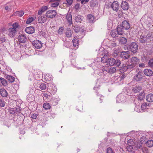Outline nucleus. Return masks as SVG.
<instances>
[{
  "instance_id": "36",
  "label": "nucleus",
  "mask_w": 153,
  "mask_h": 153,
  "mask_svg": "<svg viewBox=\"0 0 153 153\" xmlns=\"http://www.w3.org/2000/svg\"><path fill=\"white\" fill-rule=\"evenodd\" d=\"M7 79L10 82H13L15 80L14 77L11 76L7 75L6 76Z\"/></svg>"
},
{
  "instance_id": "54",
  "label": "nucleus",
  "mask_w": 153,
  "mask_h": 153,
  "mask_svg": "<svg viewBox=\"0 0 153 153\" xmlns=\"http://www.w3.org/2000/svg\"><path fill=\"white\" fill-rule=\"evenodd\" d=\"M42 94L46 98H48L50 96L49 93L47 92H44Z\"/></svg>"
},
{
  "instance_id": "22",
  "label": "nucleus",
  "mask_w": 153,
  "mask_h": 153,
  "mask_svg": "<svg viewBox=\"0 0 153 153\" xmlns=\"http://www.w3.org/2000/svg\"><path fill=\"white\" fill-rule=\"evenodd\" d=\"M144 74L148 76H152L153 75V72L150 69H146L144 71Z\"/></svg>"
},
{
  "instance_id": "53",
  "label": "nucleus",
  "mask_w": 153,
  "mask_h": 153,
  "mask_svg": "<svg viewBox=\"0 0 153 153\" xmlns=\"http://www.w3.org/2000/svg\"><path fill=\"white\" fill-rule=\"evenodd\" d=\"M51 101L53 105H55L58 103L57 101L55 99H52Z\"/></svg>"
},
{
  "instance_id": "21",
  "label": "nucleus",
  "mask_w": 153,
  "mask_h": 153,
  "mask_svg": "<svg viewBox=\"0 0 153 153\" xmlns=\"http://www.w3.org/2000/svg\"><path fill=\"white\" fill-rule=\"evenodd\" d=\"M73 29L75 32L76 33H78L79 32H83L84 31V30L82 28L80 27L79 26H73Z\"/></svg>"
},
{
  "instance_id": "11",
  "label": "nucleus",
  "mask_w": 153,
  "mask_h": 153,
  "mask_svg": "<svg viewBox=\"0 0 153 153\" xmlns=\"http://www.w3.org/2000/svg\"><path fill=\"white\" fill-rule=\"evenodd\" d=\"M126 100L125 96L122 94L118 95L117 97V102L118 103L124 102Z\"/></svg>"
},
{
  "instance_id": "27",
  "label": "nucleus",
  "mask_w": 153,
  "mask_h": 153,
  "mask_svg": "<svg viewBox=\"0 0 153 153\" xmlns=\"http://www.w3.org/2000/svg\"><path fill=\"white\" fill-rule=\"evenodd\" d=\"M150 104L149 103L144 102L142 104L141 108L142 110H145L146 109H148L149 107V105Z\"/></svg>"
},
{
  "instance_id": "30",
  "label": "nucleus",
  "mask_w": 153,
  "mask_h": 153,
  "mask_svg": "<svg viewBox=\"0 0 153 153\" xmlns=\"http://www.w3.org/2000/svg\"><path fill=\"white\" fill-rule=\"evenodd\" d=\"M119 35L117 31L115 30L111 31L110 32V35L113 37L114 38L118 36Z\"/></svg>"
},
{
  "instance_id": "4",
  "label": "nucleus",
  "mask_w": 153,
  "mask_h": 153,
  "mask_svg": "<svg viewBox=\"0 0 153 153\" xmlns=\"http://www.w3.org/2000/svg\"><path fill=\"white\" fill-rule=\"evenodd\" d=\"M56 15V11L55 10H51L47 11L46 13L45 16L48 18H52L55 17Z\"/></svg>"
},
{
  "instance_id": "24",
  "label": "nucleus",
  "mask_w": 153,
  "mask_h": 153,
  "mask_svg": "<svg viewBox=\"0 0 153 153\" xmlns=\"http://www.w3.org/2000/svg\"><path fill=\"white\" fill-rule=\"evenodd\" d=\"M146 100L149 102H153V94H149L147 95L146 97Z\"/></svg>"
},
{
  "instance_id": "39",
  "label": "nucleus",
  "mask_w": 153,
  "mask_h": 153,
  "mask_svg": "<svg viewBox=\"0 0 153 153\" xmlns=\"http://www.w3.org/2000/svg\"><path fill=\"white\" fill-rule=\"evenodd\" d=\"M120 70L121 72H124L126 71H127L126 65H123L122 66L120 67Z\"/></svg>"
},
{
  "instance_id": "12",
  "label": "nucleus",
  "mask_w": 153,
  "mask_h": 153,
  "mask_svg": "<svg viewBox=\"0 0 153 153\" xmlns=\"http://www.w3.org/2000/svg\"><path fill=\"white\" fill-rule=\"evenodd\" d=\"M47 17L44 15H41L38 17V20L39 23H43L46 21L47 20Z\"/></svg>"
},
{
  "instance_id": "44",
  "label": "nucleus",
  "mask_w": 153,
  "mask_h": 153,
  "mask_svg": "<svg viewBox=\"0 0 153 153\" xmlns=\"http://www.w3.org/2000/svg\"><path fill=\"white\" fill-rule=\"evenodd\" d=\"M127 42V39L124 37H122L120 39V42L122 44H126Z\"/></svg>"
},
{
  "instance_id": "49",
  "label": "nucleus",
  "mask_w": 153,
  "mask_h": 153,
  "mask_svg": "<svg viewBox=\"0 0 153 153\" xmlns=\"http://www.w3.org/2000/svg\"><path fill=\"white\" fill-rule=\"evenodd\" d=\"M107 153H115V152L111 148L108 147L107 149Z\"/></svg>"
},
{
  "instance_id": "58",
  "label": "nucleus",
  "mask_w": 153,
  "mask_h": 153,
  "mask_svg": "<svg viewBox=\"0 0 153 153\" xmlns=\"http://www.w3.org/2000/svg\"><path fill=\"white\" fill-rule=\"evenodd\" d=\"M73 0H66L67 4L69 5H71L73 2Z\"/></svg>"
},
{
  "instance_id": "25",
  "label": "nucleus",
  "mask_w": 153,
  "mask_h": 153,
  "mask_svg": "<svg viewBox=\"0 0 153 153\" xmlns=\"http://www.w3.org/2000/svg\"><path fill=\"white\" fill-rule=\"evenodd\" d=\"M60 0H51L50 2H55L51 4V6L53 7H56L58 6L59 4V2H60Z\"/></svg>"
},
{
  "instance_id": "20",
  "label": "nucleus",
  "mask_w": 153,
  "mask_h": 153,
  "mask_svg": "<svg viewBox=\"0 0 153 153\" xmlns=\"http://www.w3.org/2000/svg\"><path fill=\"white\" fill-rule=\"evenodd\" d=\"M66 19L67 22L70 25L72 24V17L70 13H68L66 15Z\"/></svg>"
},
{
  "instance_id": "50",
  "label": "nucleus",
  "mask_w": 153,
  "mask_h": 153,
  "mask_svg": "<svg viewBox=\"0 0 153 153\" xmlns=\"http://www.w3.org/2000/svg\"><path fill=\"white\" fill-rule=\"evenodd\" d=\"M70 45V42L67 41L64 42V46L66 47L67 48H69Z\"/></svg>"
},
{
  "instance_id": "1",
  "label": "nucleus",
  "mask_w": 153,
  "mask_h": 153,
  "mask_svg": "<svg viewBox=\"0 0 153 153\" xmlns=\"http://www.w3.org/2000/svg\"><path fill=\"white\" fill-rule=\"evenodd\" d=\"M109 54L108 53L105 54L104 56L101 58V62L103 63H107L110 66L114 65L117 66H120L121 63V61L118 59H115L113 58H109Z\"/></svg>"
},
{
  "instance_id": "18",
  "label": "nucleus",
  "mask_w": 153,
  "mask_h": 153,
  "mask_svg": "<svg viewBox=\"0 0 153 153\" xmlns=\"http://www.w3.org/2000/svg\"><path fill=\"white\" fill-rule=\"evenodd\" d=\"M117 32L119 35H122L123 33V30L125 29L121 25H119L117 28Z\"/></svg>"
},
{
  "instance_id": "7",
  "label": "nucleus",
  "mask_w": 153,
  "mask_h": 153,
  "mask_svg": "<svg viewBox=\"0 0 153 153\" xmlns=\"http://www.w3.org/2000/svg\"><path fill=\"white\" fill-rule=\"evenodd\" d=\"M130 56V53L129 51H122L121 53L120 56L123 60H125L128 59Z\"/></svg>"
},
{
  "instance_id": "6",
  "label": "nucleus",
  "mask_w": 153,
  "mask_h": 153,
  "mask_svg": "<svg viewBox=\"0 0 153 153\" xmlns=\"http://www.w3.org/2000/svg\"><path fill=\"white\" fill-rule=\"evenodd\" d=\"M151 36L149 34H147L146 35L144 34H142L140 36L139 39V41L140 42L143 43L147 41V40L150 38Z\"/></svg>"
},
{
  "instance_id": "23",
  "label": "nucleus",
  "mask_w": 153,
  "mask_h": 153,
  "mask_svg": "<svg viewBox=\"0 0 153 153\" xmlns=\"http://www.w3.org/2000/svg\"><path fill=\"white\" fill-rule=\"evenodd\" d=\"M0 94L3 97H6L7 96V92L4 88H1L0 89Z\"/></svg>"
},
{
  "instance_id": "16",
  "label": "nucleus",
  "mask_w": 153,
  "mask_h": 153,
  "mask_svg": "<svg viewBox=\"0 0 153 153\" xmlns=\"http://www.w3.org/2000/svg\"><path fill=\"white\" fill-rule=\"evenodd\" d=\"M121 25L126 30L128 29L130 27L129 23L126 20L123 21Z\"/></svg>"
},
{
  "instance_id": "17",
  "label": "nucleus",
  "mask_w": 153,
  "mask_h": 153,
  "mask_svg": "<svg viewBox=\"0 0 153 153\" xmlns=\"http://www.w3.org/2000/svg\"><path fill=\"white\" fill-rule=\"evenodd\" d=\"M121 8L124 10H127L128 9L129 5L126 1H123L121 5Z\"/></svg>"
},
{
  "instance_id": "19",
  "label": "nucleus",
  "mask_w": 153,
  "mask_h": 153,
  "mask_svg": "<svg viewBox=\"0 0 153 153\" xmlns=\"http://www.w3.org/2000/svg\"><path fill=\"white\" fill-rule=\"evenodd\" d=\"M25 32L28 34H32L34 32V28L33 27H29L25 28Z\"/></svg>"
},
{
  "instance_id": "61",
  "label": "nucleus",
  "mask_w": 153,
  "mask_h": 153,
  "mask_svg": "<svg viewBox=\"0 0 153 153\" xmlns=\"http://www.w3.org/2000/svg\"><path fill=\"white\" fill-rule=\"evenodd\" d=\"M52 90H53V91L52 92V94H54L55 93H56V88L55 87H54L53 88V89H52Z\"/></svg>"
},
{
  "instance_id": "3",
  "label": "nucleus",
  "mask_w": 153,
  "mask_h": 153,
  "mask_svg": "<svg viewBox=\"0 0 153 153\" xmlns=\"http://www.w3.org/2000/svg\"><path fill=\"white\" fill-rule=\"evenodd\" d=\"M138 46L135 42H132L128 46V50L133 53H136L137 51Z\"/></svg>"
},
{
  "instance_id": "45",
  "label": "nucleus",
  "mask_w": 153,
  "mask_h": 153,
  "mask_svg": "<svg viewBox=\"0 0 153 153\" xmlns=\"http://www.w3.org/2000/svg\"><path fill=\"white\" fill-rule=\"evenodd\" d=\"M90 4L91 6L95 7L97 4V1L96 0H92L91 1Z\"/></svg>"
},
{
  "instance_id": "52",
  "label": "nucleus",
  "mask_w": 153,
  "mask_h": 153,
  "mask_svg": "<svg viewBox=\"0 0 153 153\" xmlns=\"http://www.w3.org/2000/svg\"><path fill=\"white\" fill-rule=\"evenodd\" d=\"M5 105V102L3 100L0 99V106L4 107Z\"/></svg>"
},
{
  "instance_id": "41",
  "label": "nucleus",
  "mask_w": 153,
  "mask_h": 153,
  "mask_svg": "<svg viewBox=\"0 0 153 153\" xmlns=\"http://www.w3.org/2000/svg\"><path fill=\"white\" fill-rule=\"evenodd\" d=\"M45 79H46L47 81H48L51 80L53 79V78L52 76L49 74H46V75L45 77Z\"/></svg>"
},
{
  "instance_id": "57",
  "label": "nucleus",
  "mask_w": 153,
  "mask_h": 153,
  "mask_svg": "<svg viewBox=\"0 0 153 153\" xmlns=\"http://www.w3.org/2000/svg\"><path fill=\"white\" fill-rule=\"evenodd\" d=\"M9 112L10 114H15L16 111L13 109H11L9 110Z\"/></svg>"
},
{
  "instance_id": "5",
  "label": "nucleus",
  "mask_w": 153,
  "mask_h": 153,
  "mask_svg": "<svg viewBox=\"0 0 153 153\" xmlns=\"http://www.w3.org/2000/svg\"><path fill=\"white\" fill-rule=\"evenodd\" d=\"M116 69L114 67H111L110 68H105L102 71H106L110 74H112L116 72Z\"/></svg>"
},
{
  "instance_id": "43",
  "label": "nucleus",
  "mask_w": 153,
  "mask_h": 153,
  "mask_svg": "<svg viewBox=\"0 0 153 153\" xmlns=\"http://www.w3.org/2000/svg\"><path fill=\"white\" fill-rule=\"evenodd\" d=\"M1 82L3 86H6L7 85V81L4 79L2 78H0Z\"/></svg>"
},
{
  "instance_id": "28",
  "label": "nucleus",
  "mask_w": 153,
  "mask_h": 153,
  "mask_svg": "<svg viewBox=\"0 0 153 153\" xmlns=\"http://www.w3.org/2000/svg\"><path fill=\"white\" fill-rule=\"evenodd\" d=\"M141 89L142 88L140 86L136 85L133 88L132 90L134 93H136L139 92Z\"/></svg>"
},
{
  "instance_id": "55",
  "label": "nucleus",
  "mask_w": 153,
  "mask_h": 153,
  "mask_svg": "<svg viewBox=\"0 0 153 153\" xmlns=\"http://www.w3.org/2000/svg\"><path fill=\"white\" fill-rule=\"evenodd\" d=\"M140 106H136L135 107L134 109V110L135 111L137 112H140Z\"/></svg>"
},
{
  "instance_id": "42",
  "label": "nucleus",
  "mask_w": 153,
  "mask_h": 153,
  "mask_svg": "<svg viewBox=\"0 0 153 153\" xmlns=\"http://www.w3.org/2000/svg\"><path fill=\"white\" fill-rule=\"evenodd\" d=\"M146 144L149 147L153 146V140H148L146 142Z\"/></svg>"
},
{
  "instance_id": "14",
  "label": "nucleus",
  "mask_w": 153,
  "mask_h": 153,
  "mask_svg": "<svg viewBox=\"0 0 153 153\" xmlns=\"http://www.w3.org/2000/svg\"><path fill=\"white\" fill-rule=\"evenodd\" d=\"M18 39L20 42L22 43H25L27 40L26 36L25 35L22 34L19 36Z\"/></svg>"
},
{
  "instance_id": "32",
  "label": "nucleus",
  "mask_w": 153,
  "mask_h": 153,
  "mask_svg": "<svg viewBox=\"0 0 153 153\" xmlns=\"http://www.w3.org/2000/svg\"><path fill=\"white\" fill-rule=\"evenodd\" d=\"M72 33V31L69 29H67L65 32L66 36L68 38L71 37Z\"/></svg>"
},
{
  "instance_id": "59",
  "label": "nucleus",
  "mask_w": 153,
  "mask_h": 153,
  "mask_svg": "<svg viewBox=\"0 0 153 153\" xmlns=\"http://www.w3.org/2000/svg\"><path fill=\"white\" fill-rule=\"evenodd\" d=\"M137 148H139V149H142V151L143 152H144V149L145 150V151H146V148H142V146L140 145V144H139V146H137Z\"/></svg>"
},
{
  "instance_id": "8",
  "label": "nucleus",
  "mask_w": 153,
  "mask_h": 153,
  "mask_svg": "<svg viewBox=\"0 0 153 153\" xmlns=\"http://www.w3.org/2000/svg\"><path fill=\"white\" fill-rule=\"evenodd\" d=\"M111 7L113 11L117 12L120 8V4L117 1H114L112 4Z\"/></svg>"
},
{
  "instance_id": "47",
  "label": "nucleus",
  "mask_w": 153,
  "mask_h": 153,
  "mask_svg": "<svg viewBox=\"0 0 153 153\" xmlns=\"http://www.w3.org/2000/svg\"><path fill=\"white\" fill-rule=\"evenodd\" d=\"M97 74L98 75H99V76H97L98 77H99L100 78H102L104 79H105V77H104L105 75H104L103 72H99V73H98Z\"/></svg>"
},
{
  "instance_id": "34",
  "label": "nucleus",
  "mask_w": 153,
  "mask_h": 153,
  "mask_svg": "<svg viewBox=\"0 0 153 153\" xmlns=\"http://www.w3.org/2000/svg\"><path fill=\"white\" fill-rule=\"evenodd\" d=\"M145 94L144 92L140 93L137 96V99L138 100H142L145 97Z\"/></svg>"
},
{
  "instance_id": "62",
  "label": "nucleus",
  "mask_w": 153,
  "mask_h": 153,
  "mask_svg": "<svg viewBox=\"0 0 153 153\" xmlns=\"http://www.w3.org/2000/svg\"><path fill=\"white\" fill-rule=\"evenodd\" d=\"M125 76H126L124 74H123L122 75V76L120 77H119V79L120 80H121L125 78Z\"/></svg>"
},
{
  "instance_id": "15",
  "label": "nucleus",
  "mask_w": 153,
  "mask_h": 153,
  "mask_svg": "<svg viewBox=\"0 0 153 153\" xmlns=\"http://www.w3.org/2000/svg\"><path fill=\"white\" fill-rule=\"evenodd\" d=\"M131 141V140H128L127 142L128 146H127V149L128 152L132 151L133 149V146L134 145V142H132V143H131L130 142Z\"/></svg>"
},
{
  "instance_id": "37",
  "label": "nucleus",
  "mask_w": 153,
  "mask_h": 153,
  "mask_svg": "<svg viewBox=\"0 0 153 153\" xmlns=\"http://www.w3.org/2000/svg\"><path fill=\"white\" fill-rule=\"evenodd\" d=\"M82 16L79 15H78L75 16V20L76 22H80L82 20Z\"/></svg>"
},
{
  "instance_id": "63",
  "label": "nucleus",
  "mask_w": 153,
  "mask_h": 153,
  "mask_svg": "<svg viewBox=\"0 0 153 153\" xmlns=\"http://www.w3.org/2000/svg\"><path fill=\"white\" fill-rule=\"evenodd\" d=\"M116 45V44L114 42H112L111 44V47H114Z\"/></svg>"
},
{
  "instance_id": "48",
  "label": "nucleus",
  "mask_w": 153,
  "mask_h": 153,
  "mask_svg": "<svg viewBox=\"0 0 153 153\" xmlns=\"http://www.w3.org/2000/svg\"><path fill=\"white\" fill-rule=\"evenodd\" d=\"M19 26L18 23L15 22L12 25L13 27L12 28H14L15 30H16V29Z\"/></svg>"
},
{
  "instance_id": "10",
  "label": "nucleus",
  "mask_w": 153,
  "mask_h": 153,
  "mask_svg": "<svg viewBox=\"0 0 153 153\" xmlns=\"http://www.w3.org/2000/svg\"><path fill=\"white\" fill-rule=\"evenodd\" d=\"M32 44L36 48L39 49L42 46V42L38 40H35L33 42Z\"/></svg>"
},
{
  "instance_id": "51",
  "label": "nucleus",
  "mask_w": 153,
  "mask_h": 153,
  "mask_svg": "<svg viewBox=\"0 0 153 153\" xmlns=\"http://www.w3.org/2000/svg\"><path fill=\"white\" fill-rule=\"evenodd\" d=\"M30 117L33 119H36L37 117V114L35 113H32L30 115Z\"/></svg>"
},
{
  "instance_id": "40",
  "label": "nucleus",
  "mask_w": 153,
  "mask_h": 153,
  "mask_svg": "<svg viewBox=\"0 0 153 153\" xmlns=\"http://www.w3.org/2000/svg\"><path fill=\"white\" fill-rule=\"evenodd\" d=\"M43 107L45 109H48L50 108L51 106L49 103L46 102L43 104Z\"/></svg>"
},
{
  "instance_id": "38",
  "label": "nucleus",
  "mask_w": 153,
  "mask_h": 153,
  "mask_svg": "<svg viewBox=\"0 0 153 153\" xmlns=\"http://www.w3.org/2000/svg\"><path fill=\"white\" fill-rule=\"evenodd\" d=\"M24 14V12L23 11L16 12L14 13L15 16H18L19 17L22 16Z\"/></svg>"
},
{
  "instance_id": "29",
  "label": "nucleus",
  "mask_w": 153,
  "mask_h": 153,
  "mask_svg": "<svg viewBox=\"0 0 153 153\" xmlns=\"http://www.w3.org/2000/svg\"><path fill=\"white\" fill-rule=\"evenodd\" d=\"M48 9V7L47 6H43L39 10L38 12V14L39 15H41V14L44 13L46 10H47Z\"/></svg>"
},
{
  "instance_id": "2",
  "label": "nucleus",
  "mask_w": 153,
  "mask_h": 153,
  "mask_svg": "<svg viewBox=\"0 0 153 153\" xmlns=\"http://www.w3.org/2000/svg\"><path fill=\"white\" fill-rule=\"evenodd\" d=\"M144 76L143 73L142 71L139 70H137L136 74L134 75L133 79L135 82H143V81Z\"/></svg>"
},
{
  "instance_id": "64",
  "label": "nucleus",
  "mask_w": 153,
  "mask_h": 153,
  "mask_svg": "<svg viewBox=\"0 0 153 153\" xmlns=\"http://www.w3.org/2000/svg\"><path fill=\"white\" fill-rule=\"evenodd\" d=\"M139 66L140 67L142 68V67H144L145 66V65L143 63H141L139 65Z\"/></svg>"
},
{
  "instance_id": "56",
  "label": "nucleus",
  "mask_w": 153,
  "mask_h": 153,
  "mask_svg": "<svg viewBox=\"0 0 153 153\" xmlns=\"http://www.w3.org/2000/svg\"><path fill=\"white\" fill-rule=\"evenodd\" d=\"M148 64L151 67L153 66V59H151L149 60Z\"/></svg>"
},
{
  "instance_id": "35",
  "label": "nucleus",
  "mask_w": 153,
  "mask_h": 153,
  "mask_svg": "<svg viewBox=\"0 0 153 153\" xmlns=\"http://www.w3.org/2000/svg\"><path fill=\"white\" fill-rule=\"evenodd\" d=\"M127 71H130L133 70L134 68L135 67L134 65L131 63V64L127 65H126Z\"/></svg>"
},
{
  "instance_id": "26",
  "label": "nucleus",
  "mask_w": 153,
  "mask_h": 153,
  "mask_svg": "<svg viewBox=\"0 0 153 153\" xmlns=\"http://www.w3.org/2000/svg\"><path fill=\"white\" fill-rule=\"evenodd\" d=\"M88 21L90 23H93L95 22L94 17L91 14H89L87 16Z\"/></svg>"
},
{
  "instance_id": "46",
  "label": "nucleus",
  "mask_w": 153,
  "mask_h": 153,
  "mask_svg": "<svg viewBox=\"0 0 153 153\" xmlns=\"http://www.w3.org/2000/svg\"><path fill=\"white\" fill-rule=\"evenodd\" d=\"M34 18L32 17H30L28 18L26 21V23L29 24L32 22L34 20Z\"/></svg>"
},
{
  "instance_id": "31",
  "label": "nucleus",
  "mask_w": 153,
  "mask_h": 153,
  "mask_svg": "<svg viewBox=\"0 0 153 153\" xmlns=\"http://www.w3.org/2000/svg\"><path fill=\"white\" fill-rule=\"evenodd\" d=\"M78 39L76 37H74L73 40V46L75 47H78Z\"/></svg>"
},
{
  "instance_id": "13",
  "label": "nucleus",
  "mask_w": 153,
  "mask_h": 153,
  "mask_svg": "<svg viewBox=\"0 0 153 153\" xmlns=\"http://www.w3.org/2000/svg\"><path fill=\"white\" fill-rule=\"evenodd\" d=\"M8 35L11 37H13L16 34V30H15L14 28H10L8 29Z\"/></svg>"
},
{
  "instance_id": "9",
  "label": "nucleus",
  "mask_w": 153,
  "mask_h": 153,
  "mask_svg": "<svg viewBox=\"0 0 153 153\" xmlns=\"http://www.w3.org/2000/svg\"><path fill=\"white\" fill-rule=\"evenodd\" d=\"M128 61H130L131 64L134 65L135 66L137 64L139 63L140 60L136 57L133 56L129 59Z\"/></svg>"
},
{
  "instance_id": "60",
  "label": "nucleus",
  "mask_w": 153,
  "mask_h": 153,
  "mask_svg": "<svg viewBox=\"0 0 153 153\" xmlns=\"http://www.w3.org/2000/svg\"><path fill=\"white\" fill-rule=\"evenodd\" d=\"M0 41L1 42V43H3L4 42H5V39L3 37H1L0 38Z\"/></svg>"
},
{
  "instance_id": "33",
  "label": "nucleus",
  "mask_w": 153,
  "mask_h": 153,
  "mask_svg": "<svg viewBox=\"0 0 153 153\" xmlns=\"http://www.w3.org/2000/svg\"><path fill=\"white\" fill-rule=\"evenodd\" d=\"M40 89L42 90H45L47 88V84L45 83L42 82L40 83H39L38 84Z\"/></svg>"
}]
</instances>
